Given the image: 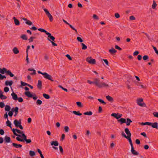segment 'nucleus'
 <instances>
[{
	"label": "nucleus",
	"mask_w": 158,
	"mask_h": 158,
	"mask_svg": "<svg viewBox=\"0 0 158 158\" xmlns=\"http://www.w3.org/2000/svg\"><path fill=\"white\" fill-rule=\"evenodd\" d=\"M124 131L127 135V136L123 132H122V135L127 139L129 143L131 142L132 140L131 139V134L128 128H126L125 129Z\"/></svg>",
	"instance_id": "f257e3e1"
},
{
	"label": "nucleus",
	"mask_w": 158,
	"mask_h": 158,
	"mask_svg": "<svg viewBox=\"0 0 158 158\" xmlns=\"http://www.w3.org/2000/svg\"><path fill=\"white\" fill-rule=\"evenodd\" d=\"M12 131L14 134L17 136V137L22 138L23 136H25V135L23 131L14 128L12 129Z\"/></svg>",
	"instance_id": "f03ea898"
},
{
	"label": "nucleus",
	"mask_w": 158,
	"mask_h": 158,
	"mask_svg": "<svg viewBox=\"0 0 158 158\" xmlns=\"http://www.w3.org/2000/svg\"><path fill=\"white\" fill-rule=\"evenodd\" d=\"M38 73L41 74L43 76L44 78L50 80L52 81H53L52 77L51 75H50L46 72L42 73L40 71H37Z\"/></svg>",
	"instance_id": "7ed1b4c3"
},
{
	"label": "nucleus",
	"mask_w": 158,
	"mask_h": 158,
	"mask_svg": "<svg viewBox=\"0 0 158 158\" xmlns=\"http://www.w3.org/2000/svg\"><path fill=\"white\" fill-rule=\"evenodd\" d=\"M16 139L18 141L23 142L24 140L26 141L27 143H29L31 142V140L30 139H27V136L25 135L22 138H20L19 137H17Z\"/></svg>",
	"instance_id": "20e7f679"
},
{
	"label": "nucleus",
	"mask_w": 158,
	"mask_h": 158,
	"mask_svg": "<svg viewBox=\"0 0 158 158\" xmlns=\"http://www.w3.org/2000/svg\"><path fill=\"white\" fill-rule=\"evenodd\" d=\"M14 124L16 127H19L21 129H23V127L21 125V120H15L14 121Z\"/></svg>",
	"instance_id": "39448f33"
},
{
	"label": "nucleus",
	"mask_w": 158,
	"mask_h": 158,
	"mask_svg": "<svg viewBox=\"0 0 158 158\" xmlns=\"http://www.w3.org/2000/svg\"><path fill=\"white\" fill-rule=\"evenodd\" d=\"M137 103L138 105L141 106L145 107V104L143 102V100L142 98H139L137 100Z\"/></svg>",
	"instance_id": "423d86ee"
},
{
	"label": "nucleus",
	"mask_w": 158,
	"mask_h": 158,
	"mask_svg": "<svg viewBox=\"0 0 158 158\" xmlns=\"http://www.w3.org/2000/svg\"><path fill=\"white\" fill-rule=\"evenodd\" d=\"M43 10L44 12H45L46 14L47 15V16L48 17L50 21L51 22H52L53 20V18L52 15L50 14V13L46 9L44 8Z\"/></svg>",
	"instance_id": "0eeeda50"
},
{
	"label": "nucleus",
	"mask_w": 158,
	"mask_h": 158,
	"mask_svg": "<svg viewBox=\"0 0 158 158\" xmlns=\"http://www.w3.org/2000/svg\"><path fill=\"white\" fill-rule=\"evenodd\" d=\"M86 61L91 64H95L96 63V60L93 59L91 57H88L87 58Z\"/></svg>",
	"instance_id": "6e6552de"
},
{
	"label": "nucleus",
	"mask_w": 158,
	"mask_h": 158,
	"mask_svg": "<svg viewBox=\"0 0 158 158\" xmlns=\"http://www.w3.org/2000/svg\"><path fill=\"white\" fill-rule=\"evenodd\" d=\"M129 143L131 147V151L132 153L134 155H138V153L134 150L132 142H130Z\"/></svg>",
	"instance_id": "1a4fd4ad"
},
{
	"label": "nucleus",
	"mask_w": 158,
	"mask_h": 158,
	"mask_svg": "<svg viewBox=\"0 0 158 158\" xmlns=\"http://www.w3.org/2000/svg\"><path fill=\"white\" fill-rule=\"evenodd\" d=\"M109 85L108 84H107L105 82L101 83L99 85H98V87L99 88H101L103 87H109Z\"/></svg>",
	"instance_id": "9d476101"
},
{
	"label": "nucleus",
	"mask_w": 158,
	"mask_h": 158,
	"mask_svg": "<svg viewBox=\"0 0 158 158\" xmlns=\"http://www.w3.org/2000/svg\"><path fill=\"white\" fill-rule=\"evenodd\" d=\"M111 116L114 117L117 119H118L119 118H120L122 117V114H118L115 113H113L111 114Z\"/></svg>",
	"instance_id": "9b49d317"
},
{
	"label": "nucleus",
	"mask_w": 158,
	"mask_h": 158,
	"mask_svg": "<svg viewBox=\"0 0 158 158\" xmlns=\"http://www.w3.org/2000/svg\"><path fill=\"white\" fill-rule=\"evenodd\" d=\"M63 21L65 23L69 25L72 29H73L74 31H75L76 32H77V30L73 26H72L71 24H69V23H68L66 21H65L64 19H63Z\"/></svg>",
	"instance_id": "f8f14e48"
},
{
	"label": "nucleus",
	"mask_w": 158,
	"mask_h": 158,
	"mask_svg": "<svg viewBox=\"0 0 158 158\" xmlns=\"http://www.w3.org/2000/svg\"><path fill=\"white\" fill-rule=\"evenodd\" d=\"M11 95L13 99L14 100H17V95L15 93L12 92L11 94Z\"/></svg>",
	"instance_id": "ddd939ff"
},
{
	"label": "nucleus",
	"mask_w": 158,
	"mask_h": 158,
	"mask_svg": "<svg viewBox=\"0 0 158 158\" xmlns=\"http://www.w3.org/2000/svg\"><path fill=\"white\" fill-rule=\"evenodd\" d=\"M24 94L29 97H32L34 95L29 91H26L24 92Z\"/></svg>",
	"instance_id": "4468645a"
},
{
	"label": "nucleus",
	"mask_w": 158,
	"mask_h": 158,
	"mask_svg": "<svg viewBox=\"0 0 158 158\" xmlns=\"http://www.w3.org/2000/svg\"><path fill=\"white\" fill-rule=\"evenodd\" d=\"M13 81H5V84L6 85H9L11 86L13 84Z\"/></svg>",
	"instance_id": "2eb2a0df"
},
{
	"label": "nucleus",
	"mask_w": 158,
	"mask_h": 158,
	"mask_svg": "<svg viewBox=\"0 0 158 158\" xmlns=\"http://www.w3.org/2000/svg\"><path fill=\"white\" fill-rule=\"evenodd\" d=\"M151 124L150 126H151L153 128H158V123L156 122L154 123H151Z\"/></svg>",
	"instance_id": "dca6fc26"
},
{
	"label": "nucleus",
	"mask_w": 158,
	"mask_h": 158,
	"mask_svg": "<svg viewBox=\"0 0 158 158\" xmlns=\"http://www.w3.org/2000/svg\"><path fill=\"white\" fill-rule=\"evenodd\" d=\"M12 51L13 53L15 54H17L19 53V51L18 48L16 47H15L12 49Z\"/></svg>",
	"instance_id": "f3484780"
},
{
	"label": "nucleus",
	"mask_w": 158,
	"mask_h": 158,
	"mask_svg": "<svg viewBox=\"0 0 158 158\" xmlns=\"http://www.w3.org/2000/svg\"><path fill=\"white\" fill-rule=\"evenodd\" d=\"M46 35H48V37L51 39L52 41H54L55 38L50 33L48 32L46 33Z\"/></svg>",
	"instance_id": "a211bd4d"
},
{
	"label": "nucleus",
	"mask_w": 158,
	"mask_h": 158,
	"mask_svg": "<svg viewBox=\"0 0 158 158\" xmlns=\"http://www.w3.org/2000/svg\"><path fill=\"white\" fill-rule=\"evenodd\" d=\"M13 19L14 20V23L15 25L18 26L20 24L19 21L16 19L15 17H14Z\"/></svg>",
	"instance_id": "6ab92c4d"
},
{
	"label": "nucleus",
	"mask_w": 158,
	"mask_h": 158,
	"mask_svg": "<svg viewBox=\"0 0 158 158\" xmlns=\"http://www.w3.org/2000/svg\"><path fill=\"white\" fill-rule=\"evenodd\" d=\"M51 145L52 146L54 145L56 146H58L59 144L58 142L57 141H52L51 143Z\"/></svg>",
	"instance_id": "aec40b11"
},
{
	"label": "nucleus",
	"mask_w": 158,
	"mask_h": 158,
	"mask_svg": "<svg viewBox=\"0 0 158 158\" xmlns=\"http://www.w3.org/2000/svg\"><path fill=\"white\" fill-rule=\"evenodd\" d=\"M106 98L109 101L111 102H113L114 101L113 98L109 95L106 96Z\"/></svg>",
	"instance_id": "412c9836"
},
{
	"label": "nucleus",
	"mask_w": 158,
	"mask_h": 158,
	"mask_svg": "<svg viewBox=\"0 0 158 158\" xmlns=\"http://www.w3.org/2000/svg\"><path fill=\"white\" fill-rule=\"evenodd\" d=\"M109 52L111 54H113L117 52V51L114 49L113 48H111L109 50Z\"/></svg>",
	"instance_id": "4be33fe9"
},
{
	"label": "nucleus",
	"mask_w": 158,
	"mask_h": 158,
	"mask_svg": "<svg viewBox=\"0 0 158 158\" xmlns=\"http://www.w3.org/2000/svg\"><path fill=\"white\" fill-rule=\"evenodd\" d=\"M42 81L40 80L38 81V84L37 85V87L40 89L42 87Z\"/></svg>",
	"instance_id": "5701e85b"
},
{
	"label": "nucleus",
	"mask_w": 158,
	"mask_h": 158,
	"mask_svg": "<svg viewBox=\"0 0 158 158\" xmlns=\"http://www.w3.org/2000/svg\"><path fill=\"white\" fill-rule=\"evenodd\" d=\"M13 146L16 148H20L22 147V145L21 144H18L16 143H12Z\"/></svg>",
	"instance_id": "b1692460"
},
{
	"label": "nucleus",
	"mask_w": 158,
	"mask_h": 158,
	"mask_svg": "<svg viewBox=\"0 0 158 158\" xmlns=\"http://www.w3.org/2000/svg\"><path fill=\"white\" fill-rule=\"evenodd\" d=\"M76 104L78 107L82 108L83 106L82 103L80 102H77Z\"/></svg>",
	"instance_id": "393cba45"
},
{
	"label": "nucleus",
	"mask_w": 158,
	"mask_h": 158,
	"mask_svg": "<svg viewBox=\"0 0 158 158\" xmlns=\"http://www.w3.org/2000/svg\"><path fill=\"white\" fill-rule=\"evenodd\" d=\"M118 121L120 122V123L122 124L126 123V120L125 118H121L118 120Z\"/></svg>",
	"instance_id": "a878e982"
},
{
	"label": "nucleus",
	"mask_w": 158,
	"mask_h": 158,
	"mask_svg": "<svg viewBox=\"0 0 158 158\" xmlns=\"http://www.w3.org/2000/svg\"><path fill=\"white\" fill-rule=\"evenodd\" d=\"M6 69L4 68H3L2 69L0 68V73L1 74H3L5 73H6Z\"/></svg>",
	"instance_id": "bb28decb"
},
{
	"label": "nucleus",
	"mask_w": 158,
	"mask_h": 158,
	"mask_svg": "<svg viewBox=\"0 0 158 158\" xmlns=\"http://www.w3.org/2000/svg\"><path fill=\"white\" fill-rule=\"evenodd\" d=\"M157 5L156 4V2L154 0H153V4L152 6V8L154 9H155Z\"/></svg>",
	"instance_id": "cd10ccee"
},
{
	"label": "nucleus",
	"mask_w": 158,
	"mask_h": 158,
	"mask_svg": "<svg viewBox=\"0 0 158 158\" xmlns=\"http://www.w3.org/2000/svg\"><path fill=\"white\" fill-rule=\"evenodd\" d=\"M5 140L6 143H10V139L9 137L5 136Z\"/></svg>",
	"instance_id": "c85d7f7f"
},
{
	"label": "nucleus",
	"mask_w": 158,
	"mask_h": 158,
	"mask_svg": "<svg viewBox=\"0 0 158 158\" xmlns=\"http://www.w3.org/2000/svg\"><path fill=\"white\" fill-rule=\"evenodd\" d=\"M131 122H132V121L129 118L127 119V121L126 123L127 126H129Z\"/></svg>",
	"instance_id": "c756f323"
},
{
	"label": "nucleus",
	"mask_w": 158,
	"mask_h": 158,
	"mask_svg": "<svg viewBox=\"0 0 158 158\" xmlns=\"http://www.w3.org/2000/svg\"><path fill=\"white\" fill-rule=\"evenodd\" d=\"M21 38L25 40H27V36L26 35L23 34L20 36Z\"/></svg>",
	"instance_id": "7c9ffc66"
},
{
	"label": "nucleus",
	"mask_w": 158,
	"mask_h": 158,
	"mask_svg": "<svg viewBox=\"0 0 158 158\" xmlns=\"http://www.w3.org/2000/svg\"><path fill=\"white\" fill-rule=\"evenodd\" d=\"M8 75H9L11 77H14V75L11 72L10 70H6V73Z\"/></svg>",
	"instance_id": "2f4dec72"
},
{
	"label": "nucleus",
	"mask_w": 158,
	"mask_h": 158,
	"mask_svg": "<svg viewBox=\"0 0 158 158\" xmlns=\"http://www.w3.org/2000/svg\"><path fill=\"white\" fill-rule=\"evenodd\" d=\"M73 114L81 116L82 115V114L80 113L79 111H73Z\"/></svg>",
	"instance_id": "473e14b6"
},
{
	"label": "nucleus",
	"mask_w": 158,
	"mask_h": 158,
	"mask_svg": "<svg viewBox=\"0 0 158 158\" xmlns=\"http://www.w3.org/2000/svg\"><path fill=\"white\" fill-rule=\"evenodd\" d=\"M98 78H95L94 79V84H95L98 87V85H99V84L98 83Z\"/></svg>",
	"instance_id": "72a5a7b5"
},
{
	"label": "nucleus",
	"mask_w": 158,
	"mask_h": 158,
	"mask_svg": "<svg viewBox=\"0 0 158 158\" xmlns=\"http://www.w3.org/2000/svg\"><path fill=\"white\" fill-rule=\"evenodd\" d=\"M139 123L141 124V125H149V126H150L151 124V123L150 122H146L145 123H143V122H142V123Z\"/></svg>",
	"instance_id": "f704fd0d"
},
{
	"label": "nucleus",
	"mask_w": 158,
	"mask_h": 158,
	"mask_svg": "<svg viewBox=\"0 0 158 158\" xmlns=\"http://www.w3.org/2000/svg\"><path fill=\"white\" fill-rule=\"evenodd\" d=\"M93 114L92 112L91 111H89V112H86L84 113V114L85 115H88L89 116H90L92 115Z\"/></svg>",
	"instance_id": "c9c22d12"
},
{
	"label": "nucleus",
	"mask_w": 158,
	"mask_h": 158,
	"mask_svg": "<svg viewBox=\"0 0 158 158\" xmlns=\"http://www.w3.org/2000/svg\"><path fill=\"white\" fill-rule=\"evenodd\" d=\"M10 109V106L8 105H6L5 107V110L6 111H9Z\"/></svg>",
	"instance_id": "e433bc0d"
},
{
	"label": "nucleus",
	"mask_w": 158,
	"mask_h": 158,
	"mask_svg": "<svg viewBox=\"0 0 158 158\" xmlns=\"http://www.w3.org/2000/svg\"><path fill=\"white\" fill-rule=\"evenodd\" d=\"M29 155L31 156H33L35 155V153L34 151H30Z\"/></svg>",
	"instance_id": "4c0bfd02"
},
{
	"label": "nucleus",
	"mask_w": 158,
	"mask_h": 158,
	"mask_svg": "<svg viewBox=\"0 0 158 158\" xmlns=\"http://www.w3.org/2000/svg\"><path fill=\"white\" fill-rule=\"evenodd\" d=\"M93 18L95 20H98L99 19V17L95 14H94L93 15Z\"/></svg>",
	"instance_id": "58836bf2"
},
{
	"label": "nucleus",
	"mask_w": 158,
	"mask_h": 158,
	"mask_svg": "<svg viewBox=\"0 0 158 158\" xmlns=\"http://www.w3.org/2000/svg\"><path fill=\"white\" fill-rule=\"evenodd\" d=\"M43 96L45 98L47 99H48L50 98L48 94H43Z\"/></svg>",
	"instance_id": "ea45409f"
},
{
	"label": "nucleus",
	"mask_w": 158,
	"mask_h": 158,
	"mask_svg": "<svg viewBox=\"0 0 158 158\" xmlns=\"http://www.w3.org/2000/svg\"><path fill=\"white\" fill-rule=\"evenodd\" d=\"M38 30L40 31L44 32L46 34L48 32L44 29L41 28L38 29Z\"/></svg>",
	"instance_id": "a19ab883"
},
{
	"label": "nucleus",
	"mask_w": 158,
	"mask_h": 158,
	"mask_svg": "<svg viewBox=\"0 0 158 158\" xmlns=\"http://www.w3.org/2000/svg\"><path fill=\"white\" fill-rule=\"evenodd\" d=\"M81 45L82 46V49L83 50H85L87 49V47L84 43H82Z\"/></svg>",
	"instance_id": "79ce46f5"
},
{
	"label": "nucleus",
	"mask_w": 158,
	"mask_h": 158,
	"mask_svg": "<svg viewBox=\"0 0 158 158\" xmlns=\"http://www.w3.org/2000/svg\"><path fill=\"white\" fill-rule=\"evenodd\" d=\"M29 71H33V72L30 73L31 74H35V70L34 69H28Z\"/></svg>",
	"instance_id": "37998d69"
},
{
	"label": "nucleus",
	"mask_w": 158,
	"mask_h": 158,
	"mask_svg": "<svg viewBox=\"0 0 158 158\" xmlns=\"http://www.w3.org/2000/svg\"><path fill=\"white\" fill-rule=\"evenodd\" d=\"M64 129L65 131L66 132H68L69 130V128L68 126H66L64 127Z\"/></svg>",
	"instance_id": "c03bdc74"
},
{
	"label": "nucleus",
	"mask_w": 158,
	"mask_h": 158,
	"mask_svg": "<svg viewBox=\"0 0 158 158\" xmlns=\"http://www.w3.org/2000/svg\"><path fill=\"white\" fill-rule=\"evenodd\" d=\"M6 124L7 126L11 128V123L8 120H7V121L6 122Z\"/></svg>",
	"instance_id": "a18cd8bd"
},
{
	"label": "nucleus",
	"mask_w": 158,
	"mask_h": 158,
	"mask_svg": "<svg viewBox=\"0 0 158 158\" xmlns=\"http://www.w3.org/2000/svg\"><path fill=\"white\" fill-rule=\"evenodd\" d=\"M77 41L79 42H82L83 41V40L80 37H77Z\"/></svg>",
	"instance_id": "49530a36"
},
{
	"label": "nucleus",
	"mask_w": 158,
	"mask_h": 158,
	"mask_svg": "<svg viewBox=\"0 0 158 158\" xmlns=\"http://www.w3.org/2000/svg\"><path fill=\"white\" fill-rule=\"evenodd\" d=\"M101 60L102 61H103L104 62V63H105V64H106V65H107V66H108L109 65L108 62V60H107L102 59Z\"/></svg>",
	"instance_id": "de8ad7c7"
},
{
	"label": "nucleus",
	"mask_w": 158,
	"mask_h": 158,
	"mask_svg": "<svg viewBox=\"0 0 158 158\" xmlns=\"http://www.w3.org/2000/svg\"><path fill=\"white\" fill-rule=\"evenodd\" d=\"M0 98L2 99H5L7 98V97L6 96L3 95L2 94L0 95Z\"/></svg>",
	"instance_id": "09e8293b"
},
{
	"label": "nucleus",
	"mask_w": 158,
	"mask_h": 158,
	"mask_svg": "<svg viewBox=\"0 0 158 158\" xmlns=\"http://www.w3.org/2000/svg\"><path fill=\"white\" fill-rule=\"evenodd\" d=\"M98 100L100 102L102 103L103 105H105L106 104V103L103 100H102L101 99H98Z\"/></svg>",
	"instance_id": "8fccbe9b"
},
{
	"label": "nucleus",
	"mask_w": 158,
	"mask_h": 158,
	"mask_svg": "<svg viewBox=\"0 0 158 158\" xmlns=\"http://www.w3.org/2000/svg\"><path fill=\"white\" fill-rule=\"evenodd\" d=\"M36 103L37 104V105H41L42 103V101L40 100V99H38L37 100V102H36Z\"/></svg>",
	"instance_id": "3c124183"
},
{
	"label": "nucleus",
	"mask_w": 158,
	"mask_h": 158,
	"mask_svg": "<svg viewBox=\"0 0 158 158\" xmlns=\"http://www.w3.org/2000/svg\"><path fill=\"white\" fill-rule=\"evenodd\" d=\"M26 23L29 25H32V23L30 20H28L27 22H26Z\"/></svg>",
	"instance_id": "603ef678"
},
{
	"label": "nucleus",
	"mask_w": 158,
	"mask_h": 158,
	"mask_svg": "<svg viewBox=\"0 0 158 158\" xmlns=\"http://www.w3.org/2000/svg\"><path fill=\"white\" fill-rule=\"evenodd\" d=\"M21 85L23 86H25L26 85L28 86V84L27 83H26L24 82H23L22 81H21Z\"/></svg>",
	"instance_id": "864d4df0"
},
{
	"label": "nucleus",
	"mask_w": 158,
	"mask_h": 158,
	"mask_svg": "<svg viewBox=\"0 0 158 158\" xmlns=\"http://www.w3.org/2000/svg\"><path fill=\"white\" fill-rule=\"evenodd\" d=\"M90 134V132L89 130H87L86 131V133L85 134V135L86 137H89V135Z\"/></svg>",
	"instance_id": "5fc2aeb1"
},
{
	"label": "nucleus",
	"mask_w": 158,
	"mask_h": 158,
	"mask_svg": "<svg viewBox=\"0 0 158 158\" xmlns=\"http://www.w3.org/2000/svg\"><path fill=\"white\" fill-rule=\"evenodd\" d=\"M9 90V89L8 87H6L4 88V91L5 92H7Z\"/></svg>",
	"instance_id": "6e6d98bb"
},
{
	"label": "nucleus",
	"mask_w": 158,
	"mask_h": 158,
	"mask_svg": "<svg viewBox=\"0 0 158 158\" xmlns=\"http://www.w3.org/2000/svg\"><path fill=\"white\" fill-rule=\"evenodd\" d=\"M148 58V56L147 55H145L143 57V59L144 60H147Z\"/></svg>",
	"instance_id": "4d7b16f0"
},
{
	"label": "nucleus",
	"mask_w": 158,
	"mask_h": 158,
	"mask_svg": "<svg viewBox=\"0 0 158 158\" xmlns=\"http://www.w3.org/2000/svg\"><path fill=\"white\" fill-rule=\"evenodd\" d=\"M17 100H18V102H22L23 101V99L21 97L17 98Z\"/></svg>",
	"instance_id": "13d9d810"
},
{
	"label": "nucleus",
	"mask_w": 158,
	"mask_h": 158,
	"mask_svg": "<svg viewBox=\"0 0 158 158\" xmlns=\"http://www.w3.org/2000/svg\"><path fill=\"white\" fill-rule=\"evenodd\" d=\"M129 19L131 20H134L135 19V18L133 16H131L129 17Z\"/></svg>",
	"instance_id": "bf43d9fd"
},
{
	"label": "nucleus",
	"mask_w": 158,
	"mask_h": 158,
	"mask_svg": "<svg viewBox=\"0 0 158 158\" xmlns=\"http://www.w3.org/2000/svg\"><path fill=\"white\" fill-rule=\"evenodd\" d=\"M48 40L49 41H50L51 42V43H52V45L53 46H56L57 45V44H56L54 42H53V41H51V40H50V39H48Z\"/></svg>",
	"instance_id": "052dcab7"
},
{
	"label": "nucleus",
	"mask_w": 158,
	"mask_h": 158,
	"mask_svg": "<svg viewBox=\"0 0 158 158\" xmlns=\"http://www.w3.org/2000/svg\"><path fill=\"white\" fill-rule=\"evenodd\" d=\"M58 87L60 88H61V89H62L63 90H64V91H66V92H67L68 91V90L67 89H65V88H64L63 87H62L61 86V85H59L58 86Z\"/></svg>",
	"instance_id": "680f3d73"
},
{
	"label": "nucleus",
	"mask_w": 158,
	"mask_h": 158,
	"mask_svg": "<svg viewBox=\"0 0 158 158\" xmlns=\"http://www.w3.org/2000/svg\"><path fill=\"white\" fill-rule=\"evenodd\" d=\"M153 115L155 117L158 118V112H155L153 113Z\"/></svg>",
	"instance_id": "e2e57ef3"
},
{
	"label": "nucleus",
	"mask_w": 158,
	"mask_h": 158,
	"mask_svg": "<svg viewBox=\"0 0 158 158\" xmlns=\"http://www.w3.org/2000/svg\"><path fill=\"white\" fill-rule=\"evenodd\" d=\"M5 106V104L3 102H0V107L1 108H3Z\"/></svg>",
	"instance_id": "0e129e2a"
},
{
	"label": "nucleus",
	"mask_w": 158,
	"mask_h": 158,
	"mask_svg": "<svg viewBox=\"0 0 158 158\" xmlns=\"http://www.w3.org/2000/svg\"><path fill=\"white\" fill-rule=\"evenodd\" d=\"M6 77L5 76H3L1 74H0V79H3L4 78H6Z\"/></svg>",
	"instance_id": "69168bd1"
},
{
	"label": "nucleus",
	"mask_w": 158,
	"mask_h": 158,
	"mask_svg": "<svg viewBox=\"0 0 158 158\" xmlns=\"http://www.w3.org/2000/svg\"><path fill=\"white\" fill-rule=\"evenodd\" d=\"M66 56L70 60H72V58L70 56L69 54H67L66 55Z\"/></svg>",
	"instance_id": "338daca9"
},
{
	"label": "nucleus",
	"mask_w": 158,
	"mask_h": 158,
	"mask_svg": "<svg viewBox=\"0 0 158 158\" xmlns=\"http://www.w3.org/2000/svg\"><path fill=\"white\" fill-rule=\"evenodd\" d=\"M153 49H154L155 52L158 55V50H157V49L155 47H153Z\"/></svg>",
	"instance_id": "774afa93"
}]
</instances>
